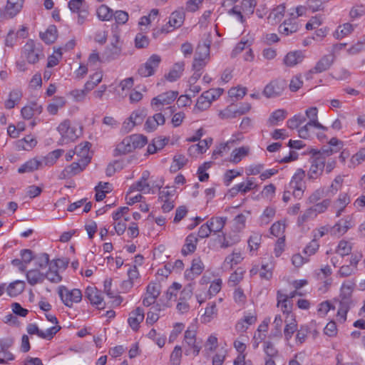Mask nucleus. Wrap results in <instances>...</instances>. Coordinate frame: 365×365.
Wrapping results in <instances>:
<instances>
[{"label":"nucleus","mask_w":365,"mask_h":365,"mask_svg":"<svg viewBox=\"0 0 365 365\" xmlns=\"http://www.w3.org/2000/svg\"><path fill=\"white\" fill-rule=\"evenodd\" d=\"M11 344V341H4L0 339V359H4L5 364L14 359V355L8 350Z\"/></svg>","instance_id":"nucleus-38"},{"label":"nucleus","mask_w":365,"mask_h":365,"mask_svg":"<svg viewBox=\"0 0 365 365\" xmlns=\"http://www.w3.org/2000/svg\"><path fill=\"white\" fill-rule=\"evenodd\" d=\"M66 104V100L63 97L57 96L53 100V102L47 106L48 112L51 115H56L59 108H63Z\"/></svg>","instance_id":"nucleus-42"},{"label":"nucleus","mask_w":365,"mask_h":365,"mask_svg":"<svg viewBox=\"0 0 365 365\" xmlns=\"http://www.w3.org/2000/svg\"><path fill=\"white\" fill-rule=\"evenodd\" d=\"M280 305L283 313H287L288 315L291 313V307L288 305V296L277 291V306Z\"/></svg>","instance_id":"nucleus-51"},{"label":"nucleus","mask_w":365,"mask_h":365,"mask_svg":"<svg viewBox=\"0 0 365 365\" xmlns=\"http://www.w3.org/2000/svg\"><path fill=\"white\" fill-rule=\"evenodd\" d=\"M21 8L22 6L19 4L12 3L7 0L4 15L8 16L9 18H13L21 11Z\"/></svg>","instance_id":"nucleus-54"},{"label":"nucleus","mask_w":365,"mask_h":365,"mask_svg":"<svg viewBox=\"0 0 365 365\" xmlns=\"http://www.w3.org/2000/svg\"><path fill=\"white\" fill-rule=\"evenodd\" d=\"M335 60L334 53H331L322 56L320 60L316 63L315 66L309 71L306 74L307 78H311L312 73H319L328 70L333 64Z\"/></svg>","instance_id":"nucleus-14"},{"label":"nucleus","mask_w":365,"mask_h":365,"mask_svg":"<svg viewBox=\"0 0 365 365\" xmlns=\"http://www.w3.org/2000/svg\"><path fill=\"white\" fill-rule=\"evenodd\" d=\"M85 295L93 305H96L98 309L105 308L102 294L96 287H88L86 289Z\"/></svg>","instance_id":"nucleus-18"},{"label":"nucleus","mask_w":365,"mask_h":365,"mask_svg":"<svg viewBox=\"0 0 365 365\" xmlns=\"http://www.w3.org/2000/svg\"><path fill=\"white\" fill-rule=\"evenodd\" d=\"M338 150L331 148H322L321 150L312 149L309 153L312 155L311 165L307 173V178L310 180L318 179L323 173L325 168L326 158Z\"/></svg>","instance_id":"nucleus-1"},{"label":"nucleus","mask_w":365,"mask_h":365,"mask_svg":"<svg viewBox=\"0 0 365 365\" xmlns=\"http://www.w3.org/2000/svg\"><path fill=\"white\" fill-rule=\"evenodd\" d=\"M22 98V92L19 89H14L10 92L9 98L5 101V107L7 109L14 108L15 105L18 103Z\"/></svg>","instance_id":"nucleus-40"},{"label":"nucleus","mask_w":365,"mask_h":365,"mask_svg":"<svg viewBox=\"0 0 365 365\" xmlns=\"http://www.w3.org/2000/svg\"><path fill=\"white\" fill-rule=\"evenodd\" d=\"M249 147L245 146L234 149L230 154V162L235 164L238 163L249 154Z\"/></svg>","instance_id":"nucleus-33"},{"label":"nucleus","mask_w":365,"mask_h":365,"mask_svg":"<svg viewBox=\"0 0 365 365\" xmlns=\"http://www.w3.org/2000/svg\"><path fill=\"white\" fill-rule=\"evenodd\" d=\"M304 58V56L302 51H290L284 56V63L287 66L292 67L302 62Z\"/></svg>","instance_id":"nucleus-26"},{"label":"nucleus","mask_w":365,"mask_h":365,"mask_svg":"<svg viewBox=\"0 0 365 365\" xmlns=\"http://www.w3.org/2000/svg\"><path fill=\"white\" fill-rule=\"evenodd\" d=\"M145 317L144 311L140 307H137L130 314L128 322L133 330L137 331L140 324L143 321Z\"/></svg>","instance_id":"nucleus-23"},{"label":"nucleus","mask_w":365,"mask_h":365,"mask_svg":"<svg viewBox=\"0 0 365 365\" xmlns=\"http://www.w3.org/2000/svg\"><path fill=\"white\" fill-rule=\"evenodd\" d=\"M47 279L53 283H58L61 281L62 277L58 270L54 268V266L50 264L48 270L44 274V279Z\"/></svg>","instance_id":"nucleus-50"},{"label":"nucleus","mask_w":365,"mask_h":365,"mask_svg":"<svg viewBox=\"0 0 365 365\" xmlns=\"http://www.w3.org/2000/svg\"><path fill=\"white\" fill-rule=\"evenodd\" d=\"M134 150L143 148L148 143L147 138L143 135L134 134L129 136Z\"/></svg>","instance_id":"nucleus-59"},{"label":"nucleus","mask_w":365,"mask_h":365,"mask_svg":"<svg viewBox=\"0 0 365 365\" xmlns=\"http://www.w3.org/2000/svg\"><path fill=\"white\" fill-rule=\"evenodd\" d=\"M224 90L220 88L210 89L205 91L198 98L197 106L199 108H203L201 104L205 103V107H208L211 102L218 98L223 93Z\"/></svg>","instance_id":"nucleus-15"},{"label":"nucleus","mask_w":365,"mask_h":365,"mask_svg":"<svg viewBox=\"0 0 365 365\" xmlns=\"http://www.w3.org/2000/svg\"><path fill=\"white\" fill-rule=\"evenodd\" d=\"M205 269L204 264L200 258H195L192 261L191 267L185 272V277L187 280H193L199 276Z\"/></svg>","instance_id":"nucleus-20"},{"label":"nucleus","mask_w":365,"mask_h":365,"mask_svg":"<svg viewBox=\"0 0 365 365\" xmlns=\"http://www.w3.org/2000/svg\"><path fill=\"white\" fill-rule=\"evenodd\" d=\"M42 165V162L40 160L33 158L23 165H21L19 169L18 173H31L36 170H38L41 166Z\"/></svg>","instance_id":"nucleus-35"},{"label":"nucleus","mask_w":365,"mask_h":365,"mask_svg":"<svg viewBox=\"0 0 365 365\" xmlns=\"http://www.w3.org/2000/svg\"><path fill=\"white\" fill-rule=\"evenodd\" d=\"M161 62V57L158 54L151 55L146 62L140 66L138 73L142 77L153 76Z\"/></svg>","instance_id":"nucleus-11"},{"label":"nucleus","mask_w":365,"mask_h":365,"mask_svg":"<svg viewBox=\"0 0 365 365\" xmlns=\"http://www.w3.org/2000/svg\"><path fill=\"white\" fill-rule=\"evenodd\" d=\"M68 7L73 13L78 14V24H83L88 16V6L85 0H70Z\"/></svg>","instance_id":"nucleus-12"},{"label":"nucleus","mask_w":365,"mask_h":365,"mask_svg":"<svg viewBox=\"0 0 365 365\" xmlns=\"http://www.w3.org/2000/svg\"><path fill=\"white\" fill-rule=\"evenodd\" d=\"M343 182V176L337 175L329 186L327 190L328 194H330L331 196L336 194V192L341 188Z\"/></svg>","instance_id":"nucleus-57"},{"label":"nucleus","mask_w":365,"mask_h":365,"mask_svg":"<svg viewBox=\"0 0 365 365\" xmlns=\"http://www.w3.org/2000/svg\"><path fill=\"white\" fill-rule=\"evenodd\" d=\"M306 118H309V120L307 123L309 125H312L314 128L321 129L324 131H327L328 128L322 125L318 120V109L317 107H311L305 111Z\"/></svg>","instance_id":"nucleus-22"},{"label":"nucleus","mask_w":365,"mask_h":365,"mask_svg":"<svg viewBox=\"0 0 365 365\" xmlns=\"http://www.w3.org/2000/svg\"><path fill=\"white\" fill-rule=\"evenodd\" d=\"M43 110V108L37 103H31L29 105L22 108L21 113L24 119L29 120L34 115L40 114Z\"/></svg>","instance_id":"nucleus-27"},{"label":"nucleus","mask_w":365,"mask_h":365,"mask_svg":"<svg viewBox=\"0 0 365 365\" xmlns=\"http://www.w3.org/2000/svg\"><path fill=\"white\" fill-rule=\"evenodd\" d=\"M178 92L169 91L163 93L151 100V106L156 110H161L158 107L160 106H166L171 104L178 97Z\"/></svg>","instance_id":"nucleus-13"},{"label":"nucleus","mask_w":365,"mask_h":365,"mask_svg":"<svg viewBox=\"0 0 365 365\" xmlns=\"http://www.w3.org/2000/svg\"><path fill=\"white\" fill-rule=\"evenodd\" d=\"M305 172L302 168L297 170L289 184L288 188L292 190V195L295 198L300 199L304 194L305 185L303 179Z\"/></svg>","instance_id":"nucleus-7"},{"label":"nucleus","mask_w":365,"mask_h":365,"mask_svg":"<svg viewBox=\"0 0 365 365\" xmlns=\"http://www.w3.org/2000/svg\"><path fill=\"white\" fill-rule=\"evenodd\" d=\"M121 48L119 45V38L117 36H115V41L112 42L107 48L106 53L108 59H115L120 53Z\"/></svg>","instance_id":"nucleus-39"},{"label":"nucleus","mask_w":365,"mask_h":365,"mask_svg":"<svg viewBox=\"0 0 365 365\" xmlns=\"http://www.w3.org/2000/svg\"><path fill=\"white\" fill-rule=\"evenodd\" d=\"M331 200L330 199H324L320 202H316L311 207L315 216L317 217L319 214L324 213L327 211L328 207L330 206Z\"/></svg>","instance_id":"nucleus-46"},{"label":"nucleus","mask_w":365,"mask_h":365,"mask_svg":"<svg viewBox=\"0 0 365 365\" xmlns=\"http://www.w3.org/2000/svg\"><path fill=\"white\" fill-rule=\"evenodd\" d=\"M26 279L29 284L34 286L44 281V274L37 269H30L26 272Z\"/></svg>","instance_id":"nucleus-34"},{"label":"nucleus","mask_w":365,"mask_h":365,"mask_svg":"<svg viewBox=\"0 0 365 365\" xmlns=\"http://www.w3.org/2000/svg\"><path fill=\"white\" fill-rule=\"evenodd\" d=\"M91 158H83L78 162H73L60 174L61 179L68 178L82 172L91 162Z\"/></svg>","instance_id":"nucleus-10"},{"label":"nucleus","mask_w":365,"mask_h":365,"mask_svg":"<svg viewBox=\"0 0 365 365\" xmlns=\"http://www.w3.org/2000/svg\"><path fill=\"white\" fill-rule=\"evenodd\" d=\"M287 82L284 79L271 81L263 90V95L268 98H277L282 94L287 88Z\"/></svg>","instance_id":"nucleus-8"},{"label":"nucleus","mask_w":365,"mask_h":365,"mask_svg":"<svg viewBox=\"0 0 365 365\" xmlns=\"http://www.w3.org/2000/svg\"><path fill=\"white\" fill-rule=\"evenodd\" d=\"M287 112L284 109H277L274 110L269 118V123L272 125H276L278 122L285 119Z\"/></svg>","instance_id":"nucleus-45"},{"label":"nucleus","mask_w":365,"mask_h":365,"mask_svg":"<svg viewBox=\"0 0 365 365\" xmlns=\"http://www.w3.org/2000/svg\"><path fill=\"white\" fill-rule=\"evenodd\" d=\"M97 16L102 21H109L113 17V14L108 6L102 4L97 9Z\"/></svg>","instance_id":"nucleus-49"},{"label":"nucleus","mask_w":365,"mask_h":365,"mask_svg":"<svg viewBox=\"0 0 365 365\" xmlns=\"http://www.w3.org/2000/svg\"><path fill=\"white\" fill-rule=\"evenodd\" d=\"M197 242V237L193 234L189 235L185 239V243L181 251L182 254L183 255H187L188 254L194 252L196 250Z\"/></svg>","instance_id":"nucleus-36"},{"label":"nucleus","mask_w":365,"mask_h":365,"mask_svg":"<svg viewBox=\"0 0 365 365\" xmlns=\"http://www.w3.org/2000/svg\"><path fill=\"white\" fill-rule=\"evenodd\" d=\"M57 32L56 26L51 25L44 33H40V37L46 43L50 44L56 40Z\"/></svg>","instance_id":"nucleus-37"},{"label":"nucleus","mask_w":365,"mask_h":365,"mask_svg":"<svg viewBox=\"0 0 365 365\" xmlns=\"http://www.w3.org/2000/svg\"><path fill=\"white\" fill-rule=\"evenodd\" d=\"M128 276L129 279L124 281L123 285L125 287L131 288L133 285V280L139 276L138 269L135 265L130 267L128 270Z\"/></svg>","instance_id":"nucleus-58"},{"label":"nucleus","mask_w":365,"mask_h":365,"mask_svg":"<svg viewBox=\"0 0 365 365\" xmlns=\"http://www.w3.org/2000/svg\"><path fill=\"white\" fill-rule=\"evenodd\" d=\"M226 221V217H215L207 221L212 232L217 234V240L222 245L221 247L225 248L228 247V242L226 241L225 234L222 231V230L225 225Z\"/></svg>","instance_id":"nucleus-6"},{"label":"nucleus","mask_w":365,"mask_h":365,"mask_svg":"<svg viewBox=\"0 0 365 365\" xmlns=\"http://www.w3.org/2000/svg\"><path fill=\"white\" fill-rule=\"evenodd\" d=\"M185 15L183 12L175 11L173 12L170 16L169 21L166 25L168 28H172L171 31L174 29L179 28L184 21Z\"/></svg>","instance_id":"nucleus-31"},{"label":"nucleus","mask_w":365,"mask_h":365,"mask_svg":"<svg viewBox=\"0 0 365 365\" xmlns=\"http://www.w3.org/2000/svg\"><path fill=\"white\" fill-rule=\"evenodd\" d=\"M299 29V26L297 21L289 18L279 25L278 30L281 34L288 36L297 32Z\"/></svg>","instance_id":"nucleus-24"},{"label":"nucleus","mask_w":365,"mask_h":365,"mask_svg":"<svg viewBox=\"0 0 365 365\" xmlns=\"http://www.w3.org/2000/svg\"><path fill=\"white\" fill-rule=\"evenodd\" d=\"M91 146V144L89 142L79 144L75 148L76 155H79L81 158H91L88 155Z\"/></svg>","instance_id":"nucleus-63"},{"label":"nucleus","mask_w":365,"mask_h":365,"mask_svg":"<svg viewBox=\"0 0 365 365\" xmlns=\"http://www.w3.org/2000/svg\"><path fill=\"white\" fill-rule=\"evenodd\" d=\"M306 121V117L302 114L294 115L287 121V125L290 129H296Z\"/></svg>","instance_id":"nucleus-60"},{"label":"nucleus","mask_w":365,"mask_h":365,"mask_svg":"<svg viewBox=\"0 0 365 365\" xmlns=\"http://www.w3.org/2000/svg\"><path fill=\"white\" fill-rule=\"evenodd\" d=\"M35 264L39 269L46 268L50 262L49 256L46 253H41L34 257Z\"/></svg>","instance_id":"nucleus-61"},{"label":"nucleus","mask_w":365,"mask_h":365,"mask_svg":"<svg viewBox=\"0 0 365 365\" xmlns=\"http://www.w3.org/2000/svg\"><path fill=\"white\" fill-rule=\"evenodd\" d=\"M209 58V48L205 45H198L196 48L192 67L205 66Z\"/></svg>","instance_id":"nucleus-17"},{"label":"nucleus","mask_w":365,"mask_h":365,"mask_svg":"<svg viewBox=\"0 0 365 365\" xmlns=\"http://www.w3.org/2000/svg\"><path fill=\"white\" fill-rule=\"evenodd\" d=\"M165 123V115L157 113L154 115L148 117L145 123V129L148 132L154 131L159 125Z\"/></svg>","instance_id":"nucleus-21"},{"label":"nucleus","mask_w":365,"mask_h":365,"mask_svg":"<svg viewBox=\"0 0 365 365\" xmlns=\"http://www.w3.org/2000/svg\"><path fill=\"white\" fill-rule=\"evenodd\" d=\"M352 300L345 297L344 299H341L339 302V307L337 311L338 320L343 323L346 320V314L350 309Z\"/></svg>","instance_id":"nucleus-29"},{"label":"nucleus","mask_w":365,"mask_h":365,"mask_svg":"<svg viewBox=\"0 0 365 365\" xmlns=\"http://www.w3.org/2000/svg\"><path fill=\"white\" fill-rule=\"evenodd\" d=\"M263 349L266 355V358H277L279 356V351L274 344L269 341L264 342Z\"/></svg>","instance_id":"nucleus-48"},{"label":"nucleus","mask_w":365,"mask_h":365,"mask_svg":"<svg viewBox=\"0 0 365 365\" xmlns=\"http://www.w3.org/2000/svg\"><path fill=\"white\" fill-rule=\"evenodd\" d=\"M160 292L161 285L158 282H151L148 284L145 294L158 299Z\"/></svg>","instance_id":"nucleus-52"},{"label":"nucleus","mask_w":365,"mask_h":365,"mask_svg":"<svg viewBox=\"0 0 365 365\" xmlns=\"http://www.w3.org/2000/svg\"><path fill=\"white\" fill-rule=\"evenodd\" d=\"M187 159L183 155H175L173 158V163L170 166L172 172H176L186 165Z\"/></svg>","instance_id":"nucleus-56"},{"label":"nucleus","mask_w":365,"mask_h":365,"mask_svg":"<svg viewBox=\"0 0 365 365\" xmlns=\"http://www.w3.org/2000/svg\"><path fill=\"white\" fill-rule=\"evenodd\" d=\"M262 241V235L259 233H253L248 240V246L250 251L257 250L259 247Z\"/></svg>","instance_id":"nucleus-64"},{"label":"nucleus","mask_w":365,"mask_h":365,"mask_svg":"<svg viewBox=\"0 0 365 365\" xmlns=\"http://www.w3.org/2000/svg\"><path fill=\"white\" fill-rule=\"evenodd\" d=\"M58 294L63 304L68 307H71L73 303L80 302L82 299L80 289H73L70 291L63 286L59 287Z\"/></svg>","instance_id":"nucleus-9"},{"label":"nucleus","mask_w":365,"mask_h":365,"mask_svg":"<svg viewBox=\"0 0 365 365\" xmlns=\"http://www.w3.org/2000/svg\"><path fill=\"white\" fill-rule=\"evenodd\" d=\"M249 337L247 335H240L233 341V347L237 351V356L233 361V365H245L246 351Z\"/></svg>","instance_id":"nucleus-5"},{"label":"nucleus","mask_w":365,"mask_h":365,"mask_svg":"<svg viewBox=\"0 0 365 365\" xmlns=\"http://www.w3.org/2000/svg\"><path fill=\"white\" fill-rule=\"evenodd\" d=\"M25 282L22 280H16L10 283L5 289L10 297H16L22 293L25 289Z\"/></svg>","instance_id":"nucleus-30"},{"label":"nucleus","mask_w":365,"mask_h":365,"mask_svg":"<svg viewBox=\"0 0 365 365\" xmlns=\"http://www.w3.org/2000/svg\"><path fill=\"white\" fill-rule=\"evenodd\" d=\"M247 88L245 86H237L230 88V100L239 101L247 94Z\"/></svg>","instance_id":"nucleus-43"},{"label":"nucleus","mask_w":365,"mask_h":365,"mask_svg":"<svg viewBox=\"0 0 365 365\" xmlns=\"http://www.w3.org/2000/svg\"><path fill=\"white\" fill-rule=\"evenodd\" d=\"M351 197L346 192H341L338 197L333 202L332 209L336 211V217L341 216L346 207L350 203Z\"/></svg>","instance_id":"nucleus-19"},{"label":"nucleus","mask_w":365,"mask_h":365,"mask_svg":"<svg viewBox=\"0 0 365 365\" xmlns=\"http://www.w3.org/2000/svg\"><path fill=\"white\" fill-rule=\"evenodd\" d=\"M352 245L346 240L339 241L336 249V253L339 254L341 257L347 256L351 253Z\"/></svg>","instance_id":"nucleus-44"},{"label":"nucleus","mask_w":365,"mask_h":365,"mask_svg":"<svg viewBox=\"0 0 365 365\" xmlns=\"http://www.w3.org/2000/svg\"><path fill=\"white\" fill-rule=\"evenodd\" d=\"M284 12L285 6L284 4H280L272 10L268 19L274 21V23L279 22L284 16Z\"/></svg>","instance_id":"nucleus-53"},{"label":"nucleus","mask_w":365,"mask_h":365,"mask_svg":"<svg viewBox=\"0 0 365 365\" xmlns=\"http://www.w3.org/2000/svg\"><path fill=\"white\" fill-rule=\"evenodd\" d=\"M65 143L73 142L82 135V126L78 123H71L69 120H65L57 128Z\"/></svg>","instance_id":"nucleus-2"},{"label":"nucleus","mask_w":365,"mask_h":365,"mask_svg":"<svg viewBox=\"0 0 365 365\" xmlns=\"http://www.w3.org/2000/svg\"><path fill=\"white\" fill-rule=\"evenodd\" d=\"M140 191L143 192L144 193H149L151 190L150 185L147 181H140L138 180L135 183L133 184L130 188H129V192H133V191Z\"/></svg>","instance_id":"nucleus-55"},{"label":"nucleus","mask_w":365,"mask_h":365,"mask_svg":"<svg viewBox=\"0 0 365 365\" xmlns=\"http://www.w3.org/2000/svg\"><path fill=\"white\" fill-rule=\"evenodd\" d=\"M256 322L257 315L250 313L247 315H245L242 319L237 322L235 325V330L237 332H245L250 325L255 324Z\"/></svg>","instance_id":"nucleus-25"},{"label":"nucleus","mask_w":365,"mask_h":365,"mask_svg":"<svg viewBox=\"0 0 365 365\" xmlns=\"http://www.w3.org/2000/svg\"><path fill=\"white\" fill-rule=\"evenodd\" d=\"M184 67L185 63L182 61L175 63L170 72L165 76L166 79L170 82L175 81L181 76Z\"/></svg>","instance_id":"nucleus-32"},{"label":"nucleus","mask_w":365,"mask_h":365,"mask_svg":"<svg viewBox=\"0 0 365 365\" xmlns=\"http://www.w3.org/2000/svg\"><path fill=\"white\" fill-rule=\"evenodd\" d=\"M182 285L178 282H173L171 286H170L165 293L166 299L168 300H176L177 295L179 290L181 289Z\"/></svg>","instance_id":"nucleus-62"},{"label":"nucleus","mask_w":365,"mask_h":365,"mask_svg":"<svg viewBox=\"0 0 365 365\" xmlns=\"http://www.w3.org/2000/svg\"><path fill=\"white\" fill-rule=\"evenodd\" d=\"M134 150V146L131 143L129 136L125 138L121 143L118 144L114 152L115 155H125Z\"/></svg>","instance_id":"nucleus-28"},{"label":"nucleus","mask_w":365,"mask_h":365,"mask_svg":"<svg viewBox=\"0 0 365 365\" xmlns=\"http://www.w3.org/2000/svg\"><path fill=\"white\" fill-rule=\"evenodd\" d=\"M63 149H56L53 151L50 152L46 156H45L42 160V165L46 166H51L53 165L56 160L61 156L63 153Z\"/></svg>","instance_id":"nucleus-41"},{"label":"nucleus","mask_w":365,"mask_h":365,"mask_svg":"<svg viewBox=\"0 0 365 365\" xmlns=\"http://www.w3.org/2000/svg\"><path fill=\"white\" fill-rule=\"evenodd\" d=\"M354 225L353 217L347 215L344 218L341 219L331 228L333 235L341 236L344 235L350 228Z\"/></svg>","instance_id":"nucleus-16"},{"label":"nucleus","mask_w":365,"mask_h":365,"mask_svg":"<svg viewBox=\"0 0 365 365\" xmlns=\"http://www.w3.org/2000/svg\"><path fill=\"white\" fill-rule=\"evenodd\" d=\"M21 56L30 64L36 63L44 55L40 43L29 39L22 48Z\"/></svg>","instance_id":"nucleus-3"},{"label":"nucleus","mask_w":365,"mask_h":365,"mask_svg":"<svg viewBox=\"0 0 365 365\" xmlns=\"http://www.w3.org/2000/svg\"><path fill=\"white\" fill-rule=\"evenodd\" d=\"M251 108L252 106L250 103L247 102L242 103L237 108L233 110H230V118H237L245 115L251 110Z\"/></svg>","instance_id":"nucleus-47"},{"label":"nucleus","mask_w":365,"mask_h":365,"mask_svg":"<svg viewBox=\"0 0 365 365\" xmlns=\"http://www.w3.org/2000/svg\"><path fill=\"white\" fill-rule=\"evenodd\" d=\"M183 346L186 355L192 354L196 356L202 349V341L197 339V333L189 327L184 334Z\"/></svg>","instance_id":"nucleus-4"}]
</instances>
